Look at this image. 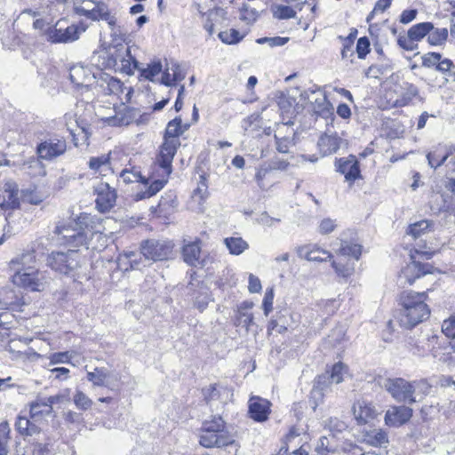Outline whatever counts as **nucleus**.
<instances>
[{"label":"nucleus","instance_id":"4468645a","mask_svg":"<svg viewBox=\"0 0 455 455\" xmlns=\"http://www.w3.org/2000/svg\"><path fill=\"white\" fill-rule=\"evenodd\" d=\"M412 261L402 269L398 281L401 284H412L416 279L432 273L433 267L430 264H421L415 259L414 254H411Z\"/></svg>","mask_w":455,"mask_h":455},{"label":"nucleus","instance_id":"72a5a7b5","mask_svg":"<svg viewBox=\"0 0 455 455\" xmlns=\"http://www.w3.org/2000/svg\"><path fill=\"white\" fill-rule=\"evenodd\" d=\"M109 371L101 367H96L93 371L87 372V379L96 387H107Z\"/></svg>","mask_w":455,"mask_h":455},{"label":"nucleus","instance_id":"6e6552de","mask_svg":"<svg viewBox=\"0 0 455 455\" xmlns=\"http://www.w3.org/2000/svg\"><path fill=\"white\" fill-rule=\"evenodd\" d=\"M383 387L398 403L411 405L419 401L416 396L413 395L411 381H408L403 378L387 379L383 384Z\"/></svg>","mask_w":455,"mask_h":455},{"label":"nucleus","instance_id":"0eeeda50","mask_svg":"<svg viewBox=\"0 0 455 455\" xmlns=\"http://www.w3.org/2000/svg\"><path fill=\"white\" fill-rule=\"evenodd\" d=\"M47 265L56 273L68 275L79 267L77 251H52L47 257Z\"/></svg>","mask_w":455,"mask_h":455},{"label":"nucleus","instance_id":"393cba45","mask_svg":"<svg viewBox=\"0 0 455 455\" xmlns=\"http://www.w3.org/2000/svg\"><path fill=\"white\" fill-rule=\"evenodd\" d=\"M96 10L92 13V20H104L108 23L109 28L116 34V17L112 13L108 5L103 2H99V5H95ZM118 31H120L118 29Z\"/></svg>","mask_w":455,"mask_h":455},{"label":"nucleus","instance_id":"6e6d98bb","mask_svg":"<svg viewBox=\"0 0 455 455\" xmlns=\"http://www.w3.org/2000/svg\"><path fill=\"white\" fill-rule=\"evenodd\" d=\"M74 403L78 409L88 410L92 404V401L83 392L77 391L74 395Z\"/></svg>","mask_w":455,"mask_h":455},{"label":"nucleus","instance_id":"cd10ccee","mask_svg":"<svg viewBox=\"0 0 455 455\" xmlns=\"http://www.w3.org/2000/svg\"><path fill=\"white\" fill-rule=\"evenodd\" d=\"M331 384H333V382L330 379L329 371L317 376L314 381L313 389L311 391L312 398L322 402L324 392L329 389Z\"/></svg>","mask_w":455,"mask_h":455},{"label":"nucleus","instance_id":"f257e3e1","mask_svg":"<svg viewBox=\"0 0 455 455\" xmlns=\"http://www.w3.org/2000/svg\"><path fill=\"white\" fill-rule=\"evenodd\" d=\"M93 217L82 213L76 220L60 222L54 230L58 242L73 247L85 246L92 238L94 233Z\"/></svg>","mask_w":455,"mask_h":455},{"label":"nucleus","instance_id":"680f3d73","mask_svg":"<svg viewBox=\"0 0 455 455\" xmlns=\"http://www.w3.org/2000/svg\"><path fill=\"white\" fill-rule=\"evenodd\" d=\"M194 193L196 196H198L199 198L202 200H204L208 197V183L206 176L204 174L200 175V180Z\"/></svg>","mask_w":455,"mask_h":455},{"label":"nucleus","instance_id":"c9c22d12","mask_svg":"<svg viewBox=\"0 0 455 455\" xmlns=\"http://www.w3.org/2000/svg\"><path fill=\"white\" fill-rule=\"evenodd\" d=\"M339 253L343 256H347L358 260L362 254V245L347 241L341 240Z\"/></svg>","mask_w":455,"mask_h":455},{"label":"nucleus","instance_id":"09e8293b","mask_svg":"<svg viewBox=\"0 0 455 455\" xmlns=\"http://www.w3.org/2000/svg\"><path fill=\"white\" fill-rule=\"evenodd\" d=\"M273 15L278 20H287L296 17V12L288 5H277L273 10Z\"/></svg>","mask_w":455,"mask_h":455},{"label":"nucleus","instance_id":"9d476101","mask_svg":"<svg viewBox=\"0 0 455 455\" xmlns=\"http://www.w3.org/2000/svg\"><path fill=\"white\" fill-rule=\"evenodd\" d=\"M140 250L146 259L162 261L172 256L173 243L168 240L149 239L141 243Z\"/></svg>","mask_w":455,"mask_h":455},{"label":"nucleus","instance_id":"4be33fe9","mask_svg":"<svg viewBox=\"0 0 455 455\" xmlns=\"http://www.w3.org/2000/svg\"><path fill=\"white\" fill-rule=\"evenodd\" d=\"M298 256L308 261L323 262L331 259L332 254L316 245H303L297 249Z\"/></svg>","mask_w":455,"mask_h":455},{"label":"nucleus","instance_id":"2eb2a0df","mask_svg":"<svg viewBox=\"0 0 455 455\" xmlns=\"http://www.w3.org/2000/svg\"><path fill=\"white\" fill-rule=\"evenodd\" d=\"M19 186L12 180H7L0 184V207L5 210H14L20 207Z\"/></svg>","mask_w":455,"mask_h":455},{"label":"nucleus","instance_id":"774afa93","mask_svg":"<svg viewBox=\"0 0 455 455\" xmlns=\"http://www.w3.org/2000/svg\"><path fill=\"white\" fill-rule=\"evenodd\" d=\"M451 68H454L453 62L447 58L443 59V57L440 59V60L436 61V63L434 66V68L442 73V74H447Z\"/></svg>","mask_w":455,"mask_h":455},{"label":"nucleus","instance_id":"39448f33","mask_svg":"<svg viewBox=\"0 0 455 455\" xmlns=\"http://www.w3.org/2000/svg\"><path fill=\"white\" fill-rule=\"evenodd\" d=\"M119 177L125 184L140 182L146 186L145 190H141L136 195L137 200L150 198L156 195L167 183L166 179H154L153 177L146 178L141 174L138 167L132 166L124 168L119 174Z\"/></svg>","mask_w":455,"mask_h":455},{"label":"nucleus","instance_id":"8fccbe9b","mask_svg":"<svg viewBox=\"0 0 455 455\" xmlns=\"http://www.w3.org/2000/svg\"><path fill=\"white\" fill-rule=\"evenodd\" d=\"M347 372V367L342 363H337L329 371L330 379L335 384H339L343 381V375Z\"/></svg>","mask_w":455,"mask_h":455},{"label":"nucleus","instance_id":"bf43d9fd","mask_svg":"<svg viewBox=\"0 0 455 455\" xmlns=\"http://www.w3.org/2000/svg\"><path fill=\"white\" fill-rule=\"evenodd\" d=\"M259 16V12L249 4H243L241 9V19L248 23L253 22Z\"/></svg>","mask_w":455,"mask_h":455},{"label":"nucleus","instance_id":"0e129e2a","mask_svg":"<svg viewBox=\"0 0 455 455\" xmlns=\"http://www.w3.org/2000/svg\"><path fill=\"white\" fill-rule=\"evenodd\" d=\"M441 58H442V54L439 52H427L421 57L422 67L427 68H434L436 61L440 60Z\"/></svg>","mask_w":455,"mask_h":455},{"label":"nucleus","instance_id":"20e7f679","mask_svg":"<svg viewBox=\"0 0 455 455\" xmlns=\"http://www.w3.org/2000/svg\"><path fill=\"white\" fill-rule=\"evenodd\" d=\"M35 256L33 252H27L20 256L16 257L11 260L12 266L21 265V268H18L12 275V282L14 284L25 288H29L32 291H40L43 283L39 278V272L31 267H26L33 262Z\"/></svg>","mask_w":455,"mask_h":455},{"label":"nucleus","instance_id":"423d86ee","mask_svg":"<svg viewBox=\"0 0 455 455\" xmlns=\"http://www.w3.org/2000/svg\"><path fill=\"white\" fill-rule=\"evenodd\" d=\"M84 28L77 25H68L64 20H58L54 25L48 26L44 30V36L52 44H68L77 40Z\"/></svg>","mask_w":455,"mask_h":455},{"label":"nucleus","instance_id":"e2e57ef3","mask_svg":"<svg viewBox=\"0 0 455 455\" xmlns=\"http://www.w3.org/2000/svg\"><path fill=\"white\" fill-rule=\"evenodd\" d=\"M370 52V41L366 36L360 37L356 44V52L359 59H364Z\"/></svg>","mask_w":455,"mask_h":455},{"label":"nucleus","instance_id":"ddd939ff","mask_svg":"<svg viewBox=\"0 0 455 455\" xmlns=\"http://www.w3.org/2000/svg\"><path fill=\"white\" fill-rule=\"evenodd\" d=\"M113 52H110V60H113L114 65L121 64V69L127 75L133 74L134 69H140V62L131 54L129 46L123 44H117L113 47Z\"/></svg>","mask_w":455,"mask_h":455},{"label":"nucleus","instance_id":"052dcab7","mask_svg":"<svg viewBox=\"0 0 455 455\" xmlns=\"http://www.w3.org/2000/svg\"><path fill=\"white\" fill-rule=\"evenodd\" d=\"M325 427L331 432L341 433L347 428V424L338 418H330L325 421Z\"/></svg>","mask_w":455,"mask_h":455},{"label":"nucleus","instance_id":"6ab92c4d","mask_svg":"<svg viewBox=\"0 0 455 455\" xmlns=\"http://www.w3.org/2000/svg\"><path fill=\"white\" fill-rule=\"evenodd\" d=\"M353 413L359 425L371 423L379 415L376 406L366 400H358L353 405Z\"/></svg>","mask_w":455,"mask_h":455},{"label":"nucleus","instance_id":"f3484780","mask_svg":"<svg viewBox=\"0 0 455 455\" xmlns=\"http://www.w3.org/2000/svg\"><path fill=\"white\" fill-rule=\"evenodd\" d=\"M293 123L278 124L275 133V148L279 153L288 154L290 148L293 146L294 137L296 135L294 129L291 127Z\"/></svg>","mask_w":455,"mask_h":455},{"label":"nucleus","instance_id":"473e14b6","mask_svg":"<svg viewBox=\"0 0 455 455\" xmlns=\"http://www.w3.org/2000/svg\"><path fill=\"white\" fill-rule=\"evenodd\" d=\"M230 254L240 255L249 248V244L242 237H227L224 239Z\"/></svg>","mask_w":455,"mask_h":455},{"label":"nucleus","instance_id":"a18cd8bd","mask_svg":"<svg viewBox=\"0 0 455 455\" xmlns=\"http://www.w3.org/2000/svg\"><path fill=\"white\" fill-rule=\"evenodd\" d=\"M418 95V87L415 86L414 84H410L407 85L405 91L403 92L400 98L396 100V104L398 106H406Z\"/></svg>","mask_w":455,"mask_h":455},{"label":"nucleus","instance_id":"4d7b16f0","mask_svg":"<svg viewBox=\"0 0 455 455\" xmlns=\"http://www.w3.org/2000/svg\"><path fill=\"white\" fill-rule=\"evenodd\" d=\"M73 355L69 351L66 352H57L53 353L50 356V363L51 364H58V363H68L72 359Z\"/></svg>","mask_w":455,"mask_h":455},{"label":"nucleus","instance_id":"dca6fc26","mask_svg":"<svg viewBox=\"0 0 455 455\" xmlns=\"http://www.w3.org/2000/svg\"><path fill=\"white\" fill-rule=\"evenodd\" d=\"M94 193L96 195V208L100 212L110 211L116 204V192L108 183L100 182L94 187Z\"/></svg>","mask_w":455,"mask_h":455},{"label":"nucleus","instance_id":"aec40b11","mask_svg":"<svg viewBox=\"0 0 455 455\" xmlns=\"http://www.w3.org/2000/svg\"><path fill=\"white\" fill-rule=\"evenodd\" d=\"M412 413V409L408 406H393L386 412L385 423L389 427L402 426L411 419Z\"/></svg>","mask_w":455,"mask_h":455},{"label":"nucleus","instance_id":"f8f14e48","mask_svg":"<svg viewBox=\"0 0 455 455\" xmlns=\"http://www.w3.org/2000/svg\"><path fill=\"white\" fill-rule=\"evenodd\" d=\"M180 145L179 139H165L161 146L160 153L156 158V164L162 170L160 179H166L172 172V163L178 147Z\"/></svg>","mask_w":455,"mask_h":455},{"label":"nucleus","instance_id":"5701e85b","mask_svg":"<svg viewBox=\"0 0 455 455\" xmlns=\"http://www.w3.org/2000/svg\"><path fill=\"white\" fill-rule=\"evenodd\" d=\"M337 171L344 174L346 180L354 182L360 176L359 163L355 156L340 158L336 162Z\"/></svg>","mask_w":455,"mask_h":455},{"label":"nucleus","instance_id":"7c9ffc66","mask_svg":"<svg viewBox=\"0 0 455 455\" xmlns=\"http://www.w3.org/2000/svg\"><path fill=\"white\" fill-rule=\"evenodd\" d=\"M202 391L207 403L221 399L223 395H226V397L228 395V390L217 384L210 385L209 387H204Z\"/></svg>","mask_w":455,"mask_h":455},{"label":"nucleus","instance_id":"4c0bfd02","mask_svg":"<svg viewBox=\"0 0 455 455\" xmlns=\"http://www.w3.org/2000/svg\"><path fill=\"white\" fill-rule=\"evenodd\" d=\"M413 395L416 396L418 402L423 400L425 396L429 395L432 386L426 379H419L411 381Z\"/></svg>","mask_w":455,"mask_h":455},{"label":"nucleus","instance_id":"7ed1b4c3","mask_svg":"<svg viewBox=\"0 0 455 455\" xmlns=\"http://www.w3.org/2000/svg\"><path fill=\"white\" fill-rule=\"evenodd\" d=\"M199 443L205 448L236 446L233 435L226 429L222 418L216 416L203 422Z\"/></svg>","mask_w":455,"mask_h":455},{"label":"nucleus","instance_id":"e433bc0d","mask_svg":"<svg viewBox=\"0 0 455 455\" xmlns=\"http://www.w3.org/2000/svg\"><path fill=\"white\" fill-rule=\"evenodd\" d=\"M443 333L450 339V347L455 352V314L444 320L442 324Z\"/></svg>","mask_w":455,"mask_h":455},{"label":"nucleus","instance_id":"9b49d317","mask_svg":"<svg viewBox=\"0 0 455 455\" xmlns=\"http://www.w3.org/2000/svg\"><path fill=\"white\" fill-rule=\"evenodd\" d=\"M68 401V395L58 394L49 397H37L29 403L30 418L34 420L43 416H50L52 411V406L57 403H62Z\"/></svg>","mask_w":455,"mask_h":455},{"label":"nucleus","instance_id":"603ef678","mask_svg":"<svg viewBox=\"0 0 455 455\" xmlns=\"http://www.w3.org/2000/svg\"><path fill=\"white\" fill-rule=\"evenodd\" d=\"M110 156L111 153L92 156L88 161L89 169L96 173L108 160H111Z\"/></svg>","mask_w":455,"mask_h":455},{"label":"nucleus","instance_id":"37998d69","mask_svg":"<svg viewBox=\"0 0 455 455\" xmlns=\"http://www.w3.org/2000/svg\"><path fill=\"white\" fill-rule=\"evenodd\" d=\"M367 442L374 446H382L388 442L386 432L381 429H374L366 434Z\"/></svg>","mask_w":455,"mask_h":455},{"label":"nucleus","instance_id":"de8ad7c7","mask_svg":"<svg viewBox=\"0 0 455 455\" xmlns=\"http://www.w3.org/2000/svg\"><path fill=\"white\" fill-rule=\"evenodd\" d=\"M345 330L343 327H336L331 330V333L328 335L326 339V342L331 347H337L345 340Z\"/></svg>","mask_w":455,"mask_h":455},{"label":"nucleus","instance_id":"f03ea898","mask_svg":"<svg viewBox=\"0 0 455 455\" xmlns=\"http://www.w3.org/2000/svg\"><path fill=\"white\" fill-rule=\"evenodd\" d=\"M426 291L416 292L404 291L400 294L398 321L406 329H412L430 315V309L426 303Z\"/></svg>","mask_w":455,"mask_h":455},{"label":"nucleus","instance_id":"a211bd4d","mask_svg":"<svg viewBox=\"0 0 455 455\" xmlns=\"http://www.w3.org/2000/svg\"><path fill=\"white\" fill-rule=\"evenodd\" d=\"M300 98L305 102L313 104V111L315 114L322 116L330 114V102L320 90L304 91L300 93Z\"/></svg>","mask_w":455,"mask_h":455},{"label":"nucleus","instance_id":"58836bf2","mask_svg":"<svg viewBox=\"0 0 455 455\" xmlns=\"http://www.w3.org/2000/svg\"><path fill=\"white\" fill-rule=\"evenodd\" d=\"M95 5H99V2H93L92 0H80L79 4L73 6L76 13L84 15L88 19H92V13L96 10Z\"/></svg>","mask_w":455,"mask_h":455},{"label":"nucleus","instance_id":"1a4fd4ad","mask_svg":"<svg viewBox=\"0 0 455 455\" xmlns=\"http://www.w3.org/2000/svg\"><path fill=\"white\" fill-rule=\"evenodd\" d=\"M67 151V141L64 137L52 134L42 140L36 146L38 158L52 161Z\"/></svg>","mask_w":455,"mask_h":455},{"label":"nucleus","instance_id":"ea45409f","mask_svg":"<svg viewBox=\"0 0 455 455\" xmlns=\"http://www.w3.org/2000/svg\"><path fill=\"white\" fill-rule=\"evenodd\" d=\"M10 427L7 422L0 423V455L9 453Z\"/></svg>","mask_w":455,"mask_h":455},{"label":"nucleus","instance_id":"c03bdc74","mask_svg":"<svg viewBox=\"0 0 455 455\" xmlns=\"http://www.w3.org/2000/svg\"><path fill=\"white\" fill-rule=\"evenodd\" d=\"M162 68L160 61H154L148 64L147 68H140L139 71L140 72V76L151 82H155L154 77L162 71Z\"/></svg>","mask_w":455,"mask_h":455},{"label":"nucleus","instance_id":"412c9836","mask_svg":"<svg viewBox=\"0 0 455 455\" xmlns=\"http://www.w3.org/2000/svg\"><path fill=\"white\" fill-rule=\"evenodd\" d=\"M270 413V403L260 397H251L249 401L250 417L258 422L266 421Z\"/></svg>","mask_w":455,"mask_h":455},{"label":"nucleus","instance_id":"49530a36","mask_svg":"<svg viewBox=\"0 0 455 455\" xmlns=\"http://www.w3.org/2000/svg\"><path fill=\"white\" fill-rule=\"evenodd\" d=\"M431 222L427 220L415 222L408 227L407 234L416 239L424 234L425 231L429 228Z\"/></svg>","mask_w":455,"mask_h":455},{"label":"nucleus","instance_id":"13d9d810","mask_svg":"<svg viewBox=\"0 0 455 455\" xmlns=\"http://www.w3.org/2000/svg\"><path fill=\"white\" fill-rule=\"evenodd\" d=\"M289 41V37H260L257 39V43L259 44H267L270 47L283 46Z\"/></svg>","mask_w":455,"mask_h":455},{"label":"nucleus","instance_id":"b1692460","mask_svg":"<svg viewBox=\"0 0 455 455\" xmlns=\"http://www.w3.org/2000/svg\"><path fill=\"white\" fill-rule=\"evenodd\" d=\"M69 78L74 84L82 87L90 86L96 79L90 68L82 65H76L70 68Z\"/></svg>","mask_w":455,"mask_h":455},{"label":"nucleus","instance_id":"69168bd1","mask_svg":"<svg viewBox=\"0 0 455 455\" xmlns=\"http://www.w3.org/2000/svg\"><path fill=\"white\" fill-rule=\"evenodd\" d=\"M117 267L121 271L126 272L129 270H132V263L130 258L128 257L127 251H123L117 257Z\"/></svg>","mask_w":455,"mask_h":455},{"label":"nucleus","instance_id":"2f4dec72","mask_svg":"<svg viewBox=\"0 0 455 455\" xmlns=\"http://www.w3.org/2000/svg\"><path fill=\"white\" fill-rule=\"evenodd\" d=\"M434 28V25L431 22H421L413 25L408 30V36L414 39L415 42L420 41Z\"/></svg>","mask_w":455,"mask_h":455},{"label":"nucleus","instance_id":"f704fd0d","mask_svg":"<svg viewBox=\"0 0 455 455\" xmlns=\"http://www.w3.org/2000/svg\"><path fill=\"white\" fill-rule=\"evenodd\" d=\"M427 159L430 167L434 169L440 167L448 159L445 148L438 146L427 155Z\"/></svg>","mask_w":455,"mask_h":455},{"label":"nucleus","instance_id":"79ce46f5","mask_svg":"<svg viewBox=\"0 0 455 455\" xmlns=\"http://www.w3.org/2000/svg\"><path fill=\"white\" fill-rule=\"evenodd\" d=\"M218 36L221 42L226 44H237L243 38V35H241V33L235 28L221 31L219 33Z\"/></svg>","mask_w":455,"mask_h":455},{"label":"nucleus","instance_id":"bb28decb","mask_svg":"<svg viewBox=\"0 0 455 455\" xmlns=\"http://www.w3.org/2000/svg\"><path fill=\"white\" fill-rule=\"evenodd\" d=\"M194 286H195V284L190 283L189 287H188L190 291L193 290L191 296L193 297V299H194V305L200 311H203L206 308V307L208 306V303L210 301L209 288L203 283H198L196 285V289H195V290L193 289Z\"/></svg>","mask_w":455,"mask_h":455},{"label":"nucleus","instance_id":"a19ab883","mask_svg":"<svg viewBox=\"0 0 455 455\" xmlns=\"http://www.w3.org/2000/svg\"><path fill=\"white\" fill-rule=\"evenodd\" d=\"M448 38L447 28H433L429 34H427V42L431 45H442Z\"/></svg>","mask_w":455,"mask_h":455},{"label":"nucleus","instance_id":"5fc2aeb1","mask_svg":"<svg viewBox=\"0 0 455 455\" xmlns=\"http://www.w3.org/2000/svg\"><path fill=\"white\" fill-rule=\"evenodd\" d=\"M130 109H125V113H120L115 116L109 117L108 119V124L112 126L128 125L132 121V116L128 115Z\"/></svg>","mask_w":455,"mask_h":455},{"label":"nucleus","instance_id":"864d4df0","mask_svg":"<svg viewBox=\"0 0 455 455\" xmlns=\"http://www.w3.org/2000/svg\"><path fill=\"white\" fill-rule=\"evenodd\" d=\"M331 267L334 268L335 272L342 277H348L352 275L355 271L354 263L347 262L343 264L333 260L331 262Z\"/></svg>","mask_w":455,"mask_h":455},{"label":"nucleus","instance_id":"a878e982","mask_svg":"<svg viewBox=\"0 0 455 455\" xmlns=\"http://www.w3.org/2000/svg\"><path fill=\"white\" fill-rule=\"evenodd\" d=\"M184 261L192 267L202 265L200 241H195L184 245L182 250Z\"/></svg>","mask_w":455,"mask_h":455},{"label":"nucleus","instance_id":"338daca9","mask_svg":"<svg viewBox=\"0 0 455 455\" xmlns=\"http://www.w3.org/2000/svg\"><path fill=\"white\" fill-rule=\"evenodd\" d=\"M335 228H336L335 220H333L330 218H325L321 220L319 227H318V231L322 235H327V234L331 233L335 229Z\"/></svg>","mask_w":455,"mask_h":455},{"label":"nucleus","instance_id":"3c124183","mask_svg":"<svg viewBox=\"0 0 455 455\" xmlns=\"http://www.w3.org/2000/svg\"><path fill=\"white\" fill-rule=\"evenodd\" d=\"M235 324L245 328L248 331L253 324V315L249 312H236Z\"/></svg>","mask_w":455,"mask_h":455},{"label":"nucleus","instance_id":"c756f323","mask_svg":"<svg viewBox=\"0 0 455 455\" xmlns=\"http://www.w3.org/2000/svg\"><path fill=\"white\" fill-rule=\"evenodd\" d=\"M318 146L324 155H331L339 148V139L337 136L325 134L320 137Z\"/></svg>","mask_w":455,"mask_h":455},{"label":"nucleus","instance_id":"c85d7f7f","mask_svg":"<svg viewBox=\"0 0 455 455\" xmlns=\"http://www.w3.org/2000/svg\"><path fill=\"white\" fill-rule=\"evenodd\" d=\"M188 128L189 124H182V120L180 116L175 117L167 124L164 138L179 139Z\"/></svg>","mask_w":455,"mask_h":455}]
</instances>
